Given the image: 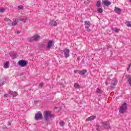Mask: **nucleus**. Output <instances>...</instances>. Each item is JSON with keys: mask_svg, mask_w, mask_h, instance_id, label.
I'll return each mask as SVG.
<instances>
[{"mask_svg": "<svg viewBox=\"0 0 131 131\" xmlns=\"http://www.w3.org/2000/svg\"><path fill=\"white\" fill-rule=\"evenodd\" d=\"M27 20V18H21L19 17L18 18L15 19V21H12L11 26H16L17 24L19 23V21H21V22H24V23H25L26 21Z\"/></svg>", "mask_w": 131, "mask_h": 131, "instance_id": "f257e3e1", "label": "nucleus"}, {"mask_svg": "<svg viewBox=\"0 0 131 131\" xmlns=\"http://www.w3.org/2000/svg\"><path fill=\"white\" fill-rule=\"evenodd\" d=\"M126 110H127V103L125 102L120 107L119 112L121 114H124Z\"/></svg>", "mask_w": 131, "mask_h": 131, "instance_id": "f03ea898", "label": "nucleus"}, {"mask_svg": "<svg viewBox=\"0 0 131 131\" xmlns=\"http://www.w3.org/2000/svg\"><path fill=\"white\" fill-rule=\"evenodd\" d=\"M39 37H40L39 35H35L32 38H28V39L30 42H31L32 41H36V40H38L39 39Z\"/></svg>", "mask_w": 131, "mask_h": 131, "instance_id": "7ed1b4c3", "label": "nucleus"}, {"mask_svg": "<svg viewBox=\"0 0 131 131\" xmlns=\"http://www.w3.org/2000/svg\"><path fill=\"white\" fill-rule=\"evenodd\" d=\"M35 120H39V119H42V113L40 112H38L35 115Z\"/></svg>", "mask_w": 131, "mask_h": 131, "instance_id": "20e7f679", "label": "nucleus"}, {"mask_svg": "<svg viewBox=\"0 0 131 131\" xmlns=\"http://www.w3.org/2000/svg\"><path fill=\"white\" fill-rule=\"evenodd\" d=\"M63 52L64 53L65 58H69V57L70 56V50L67 48H64Z\"/></svg>", "mask_w": 131, "mask_h": 131, "instance_id": "39448f33", "label": "nucleus"}, {"mask_svg": "<svg viewBox=\"0 0 131 131\" xmlns=\"http://www.w3.org/2000/svg\"><path fill=\"white\" fill-rule=\"evenodd\" d=\"M84 25L86 31L90 32V31H91V29H90V27H91V23L89 21H84Z\"/></svg>", "mask_w": 131, "mask_h": 131, "instance_id": "423d86ee", "label": "nucleus"}, {"mask_svg": "<svg viewBox=\"0 0 131 131\" xmlns=\"http://www.w3.org/2000/svg\"><path fill=\"white\" fill-rule=\"evenodd\" d=\"M18 65H19V66H21V67H24L26 66V65H27V62L26 61V60H24L23 59L20 60L18 61Z\"/></svg>", "mask_w": 131, "mask_h": 131, "instance_id": "0eeeda50", "label": "nucleus"}, {"mask_svg": "<svg viewBox=\"0 0 131 131\" xmlns=\"http://www.w3.org/2000/svg\"><path fill=\"white\" fill-rule=\"evenodd\" d=\"M44 117L46 121H49L50 119V112L46 111L44 112Z\"/></svg>", "mask_w": 131, "mask_h": 131, "instance_id": "6e6552de", "label": "nucleus"}, {"mask_svg": "<svg viewBox=\"0 0 131 131\" xmlns=\"http://www.w3.org/2000/svg\"><path fill=\"white\" fill-rule=\"evenodd\" d=\"M116 84H117V80L114 79V80H113L112 82H111L110 88L112 90H113V89H114L115 88V85H116Z\"/></svg>", "mask_w": 131, "mask_h": 131, "instance_id": "1a4fd4ad", "label": "nucleus"}, {"mask_svg": "<svg viewBox=\"0 0 131 131\" xmlns=\"http://www.w3.org/2000/svg\"><path fill=\"white\" fill-rule=\"evenodd\" d=\"M101 124L104 126L105 128H110V124L107 123L106 122H102Z\"/></svg>", "mask_w": 131, "mask_h": 131, "instance_id": "9d476101", "label": "nucleus"}, {"mask_svg": "<svg viewBox=\"0 0 131 131\" xmlns=\"http://www.w3.org/2000/svg\"><path fill=\"white\" fill-rule=\"evenodd\" d=\"M55 48V41L50 40V49H54Z\"/></svg>", "mask_w": 131, "mask_h": 131, "instance_id": "9b49d317", "label": "nucleus"}, {"mask_svg": "<svg viewBox=\"0 0 131 131\" xmlns=\"http://www.w3.org/2000/svg\"><path fill=\"white\" fill-rule=\"evenodd\" d=\"M9 94L13 98H14V97H16V96H18V93H17L16 92L10 91L9 92Z\"/></svg>", "mask_w": 131, "mask_h": 131, "instance_id": "f8f14e48", "label": "nucleus"}, {"mask_svg": "<svg viewBox=\"0 0 131 131\" xmlns=\"http://www.w3.org/2000/svg\"><path fill=\"white\" fill-rule=\"evenodd\" d=\"M88 72V71L86 70H82V71H78L79 74H80L81 75H84L85 73Z\"/></svg>", "mask_w": 131, "mask_h": 131, "instance_id": "ddd939ff", "label": "nucleus"}, {"mask_svg": "<svg viewBox=\"0 0 131 131\" xmlns=\"http://www.w3.org/2000/svg\"><path fill=\"white\" fill-rule=\"evenodd\" d=\"M114 11L115 12V13H116L117 14H120V13H121V9H120V8H118V7H115Z\"/></svg>", "mask_w": 131, "mask_h": 131, "instance_id": "4468645a", "label": "nucleus"}, {"mask_svg": "<svg viewBox=\"0 0 131 131\" xmlns=\"http://www.w3.org/2000/svg\"><path fill=\"white\" fill-rule=\"evenodd\" d=\"M103 4L104 6L108 7V6H110L111 5V2H110L109 1H107V0H105L103 2Z\"/></svg>", "mask_w": 131, "mask_h": 131, "instance_id": "2eb2a0df", "label": "nucleus"}, {"mask_svg": "<svg viewBox=\"0 0 131 131\" xmlns=\"http://www.w3.org/2000/svg\"><path fill=\"white\" fill-rule=\"evenodd\" d=\"M95 118H96V116H91L89 118H88L86 120V121H91L92 120H94V119H95Z\"/></svg>", "mask_w": 131, "mask_h": 131, "instance_id": "dca6fc26", "label": "nucleus"}, {"mask_svg": "<svg viewBox=\"0 0 131 131\" xmlns=\"http://www.w3.org/2000/svg\"><path fill=\"white\" fill-rule=\"evenodd\" d=\"M50 25H51V26L55 27V26H57V25H58V24L56 21L52 20L50 22Z\"/></svg>", "mask_w": 131, "mask_h": 131, "instance_id": "f3484780", "label": "nucleus"}, {"mask_svg": "<svg viewBox=\"0 0 131 131\" xmlns=\"http://www.w3.org/2000/svg\"><path fill=\"white\" fill-rule=\"evenodd\" d=\"M10 65V62H9L8 61H6V62H5L4 63V68L5 69H7V68H9V66Z\"/></svg>", "mask_w": 131, "mask_h": 131, "instance_id": "a211bd4d", "label": "nucleus"}, {"mask_svg": "<svg viewBox=\"0 0 131 131\" xmlns=\"http://www.w3.org/2000/svg\"><path fill=\"white\" fill-rule=\"evenodd\" d=\"M10 56L12 58V59H16V58H17V55L16 53H11Z\"/></svg>", "mask_w": 131, "mask_h": 131, "instance_id": "6ab92c4d", "label": "nucleus"}, {"mask_svg": "<svg viewBox=\"0 0 131 131\" xmlns=\"http://www.w3.org/2000/svg\"><path fill=\"white\" fill-rule=\"evenodd\" d=\"M6 22H7V24H8V25H10V26H12V21L11 19H7L6 20Z\"/></svg>", "mask_w": 131, "mask_h": 131, "instance_id": "aec40b11", "label": "nucleus"}, {"mask_svg": "<svg viewBox=\"0 0 131 131\" xmlns=\"http://www.w3.org/2000/svg\"><path fill=\"white\" fill-rule=\"evenodd\" d=\"M112 30H113V31H115L116 32V33H118V32H119V29H118L117 28H112Z\"/></svg>", "mask_w": 131, "mask_h": 131, "instance_id": "412c9836", "label": "nucleus"}, {"mask_svg": "<svg viewBox=\"0 0 131 131\" xmlns=\"http://www.w3.org/2000/svg\"><path fill=\"white\" fill-rule=\"evenodd\" d=\"M96 7L97 8H100L101 7V1H98L96 4Z\"/></svg>", "mask_w": 131, "mask_h": 131, "instance_id": "4be33fe9", "label": "nucleus"}, {"mask_svg": "<svg viewBox=\"0 0 131 131\" xmlns=\"http://www.w3.org/2000/svg\"><path fill=\"white\" fill-rule=\"evenodd\" d=\"M74 86L75 88V89H80V88L79 84H78L77 83H75Z\"/></svg>", "mask_w": 131, "mask_h": 131, "instance_id": "5701e85b", "label": "nucleus"}, {"mask_svg": "<svg viewBox=\"0 0 131 131\" xmlns=\"http://www.w3.org/2000/svg\"><path fill=\"white\" fill-rule=\"evenodd\" d=\"M97 11L98 12V13L102 14V13H103V9L100 7H98V9H97Z\"/></svg>", "mask_w": 131, "mask_h": 131, "instance_id": "b1692460", "label": "nucleus"}, {"mask_svg": "<svg viewBox=\"0 0 131 131\" xmlns=\"http://www.w3.org/2000/svg\"><path fill=\"white\" fill-rule=\"evenodd\" d=\"M64 124H65V122L63 121H60L59 122V125L60 126H64Z\"/></svg>", "mask_w": 131, "mask_h": 131, "instance_id": "393cba45", "label": "nucleus"}, {"mask_svg": "<svg viewBox=\"0 0 131 131\" xmlns=\"http://www.w3.org/2000/svg\"><path fill=\"white\" fill-rule=\"evenodd\" d=\"M55 118V115L52 114H51V113H50V119H51V118Z\"/></svg>", "mask_w": 131, "mask_h": 131, "instance_id": "a878e982", "label": "nucleus"}, {"mask_svg": "<svg viewBox=\"0 0 131 131\" xmlns=\"http://www.w3.org/2000/svg\"><path fill=\"white\" fill-rule=\"evenodd\" d=\"M96 130H100V128H101V127L98 124L96 125Z\"/></svg>", "mask_w": 131, "mask_h": 131, "instance_id": "bb28decb", "label": "nucleus"}, {"mask_svg": "<svg viewBox=\"0 0 131 131\" xmlns=\"http://www.w3.org/2000/svg\"><path fill=\"white\" fill-rule=\"evenodd\" d=\"M55 109L56 110H57V112H59V111H60L61 110V107H55Z\"/></svg>", "mask_w": 131, "mask_h": 131, "instance_id": "cd10ccee", "label": "nucleus"}, {"mask_svg": "<svg viewBox=\"0 0 131 131\" xmlns=\"http://www.w3.org/2000/svg\"><path fill=\"white\" fill-rule=\"evenodd\" d=\"M6 11V9L5 8H1L0 9V13H4Z\"/></svg>", "mask_w": 131, "mask_h": 131, "instance_id": "c85d7f7f", "label": "nucleus"}, {"mask_svg": "<svg viewBox=\"0 0 131 131\" xmlns=\"http://www.w3.org/2000/svg\"><path fill=\"white\" fill-rule=\"evenodd\" d=\"M43 86V83H40L39 84V88H42Z\"/></svg>", "mask_w": 131, "mask_h": 131, "instance_id": "c756f323", "label": "nucleus"}, {"mask_svg": "<svg viewBox=\"0 0 131 131\" xmlns=\"http://www.w3.org/2000/svg\"><path fill=\"white\" fill-rule=\"evenodd\" d=\"M128 83H129L130 86H131V77L129 78V79H128Z\"/></svg>", "mask_w": 131, "mask_h": 131, "instance_id": "7c9ffc66", "label": "nucleus"}, {"mask_svg": "<svg viewBox=\"0 0 131 131\" xmlns=\"http://www.w3.org/2000/svg\"><path fill=\"white\" fill-rule=\"evenodd\" d=\"M127 26H128V27H131V24H130V23H129V22L127 23Z\"/></svg>", "mask_w": 131, "mask_h": 131, "instance_id": "2f4dec72", "label": "nucleus"}, {"mask_svg": "<svg viewBox=\"0 0 131 131\" xmlns=\"http://www.w3.org/2000/svg\"><path fill=\"white\" fill-rule=\"evenodd\" d=\"M97 93L100 94V93H101V90L100 89L98 88L97 90Z\"/></svg>", "mask_w": 131, "mask_h": 131, "instance_id": "473e14b6", "label": "nucleus"}, {"mask_svg": "<svg viewBox=\"0 0 131 131\" xmlns=\"http://www.w3.org/2000/svg\"><path fill=\"white\" fill-rule=\"evenodd\" d=\"M18 9H19V10H22V9H23V6H19L18 7Z\"/></svg>", "mask_w": 131, "mask_h": 131, "instance_id": "72a5a7b5", "label": "nucleus"}, {"mask_svg": "<svg viewBox=\"0 0 131 131\" xmlns=\"http://www.w3.org/2000/svg\"><path fill=\"white\" fill-rule=\"evenodd\" d=\"M47 48L48 49H50V41L48 42Z\"/></svg>", "mask_w": 131, "mask_h": 131, "instance_id": "f704fd0d", "label": "nucleus"}, {"mask_svg": "<svg viewBox=\"0 0 131 131\" xmlns=\"http://www.w3.org/2000/svg\"><path fill=\"white\" fill-rule=\"evenodd\" d=\"M80 60V56L78 57L77 58V61L78 62H79V60Z\"/></svg>", "mask_w": 131, "mask_h": 131, "instance_id": "c9c22d12", "label": "nucleus"}, {"mask_svg": "<svg viewBox=\"0 0 131 131\" xmlns=\"http://www.w3.org/2000/svg\"><path fill=\"white\" fill-rule=\"evenodd\" d=\"M4 97H5V98H7V97H8V94H5L4 95Z\"/></svg>", "mask_w": 131, "mask_h": 131, "instance_id": "e433bc0d", "label": "nucleus"}, {"mask_svg": "<svg viewBox=\"0 0 131 131\" xmlns=\"http://www.w3.org/2000/svg\"><path fill=\"white\" fill-rule=\"evenodd\" d=\"M77 72H78V70H75V71H74V73H77Z\"/></svg>", "mask_w": 131, "mask_h": 131, "instance_id": "4c0bfd02", "label": "nucleus"}, {"mask_svg": "<svg viewBox=\"0 0 131 131\" xmlns=\"http://www.w3.org/2000/svg\"><path fill=\"white\" fill-rule=\"evenodd\" d=\"M130 65H131V63L130 64V65L128 66L127 71H128V69H129V68H130Z\"/></svg>", "mask_w": 131, "mask_h": 131, "instance_id": "58836bf2", "label": "nucleus"}, {"mask_svg": "<svg viewBox=\"0 0 131 131\" xmlns=\"http://www.w3.org/2000/svg\"><path fill=\"white\" fill-rule=\"evenodd\" d=\"M105 84H106V85H108V82H107V80H106Z\"/></svg>", "mask_w": 131, "mask_h": 131, "instance_id": "ea45409f", "label": "nucleus"}, {"mask_svg": "<svg viewBox=\"0 0 131 131\" xmlns=\"http://www.w3.org/2000/svg\"><path fill=\"white\" fill-rule=\"evenodd\" d=\"M8 125H11V123H10V122H8Z\"/></svg>", "mask_w": 131, "mask_h": 131, "instance_id": "a19ab883", "label": "nucleus"}, {"mask_svg": "<svg viewBox=\"0 0 131 131\" xmlns=\"http://www.w3.org/2000/svg\"><path fill=\"white\" fill-rule=\"evenodd\" d=\"M17 34H19V33H20V32L17 31Z\"/></svg>", "mask_w": 131, "mask_h": 131, "instance_id": "79ce46f5", "label": "nucleus"}, {"mask_svg": "<svg viewBox=\"0 0 131 131\" xmlns=\"http://www.w3.org/2000/svg\"><path fill=\"white\" fill-rule=\"evenodd\" d=\"M2 85L0 84V87Z\"/></svg>", "mask_w": 131, "mask_h": 131, "instance_id": "37998d69", "label": "nucleus"}, {"mask_svg": "<svg viewBox=\"0 0 131 131\" xmlns=\"http://www.w3.org/2000/svg\"><path fill=\"white\" fill-rule=\"evenodd\" d=\"M130 2H131V0H130Z\"/></svg>", "mask_w": 131, "mask_h": 131, "instance_id": "c03bdc74", "label": "nucleus"}]
</instances>
